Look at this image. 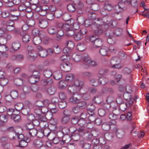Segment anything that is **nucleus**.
Masks as SVG:
<instances>
[{
	"label": "nucleus",
	"mask_w": 149,
	"mask_h": 149,
	"mask_svg": "<svg viewBox=\"0 0 149 149\" xmlns=\"http://www.w3.org/2000/svg\"><path fill=\"white\" fill-rule=\"evenodd\" d=\"M33 42L35 45H38L41 42L40 38L38 37H35L33 38Z\"/></svg>",
	"instance_id": "29"
},
{
	"label": "nucleus",
	"mask_w": 149,
	"mask_h": 149,
	"mask_svg": "<svg viewBox=\"0 0 149 149\" xmlns=\"http://www.w3.org/2000/svg\"><path fill=\"white\" fill-rule=\"evenodd\" d=\"M23 107V104L22 103H17L15 105V107L16 110L19 111L21 110Z\"/></svg>",
	"instance_id": "34"
},
{
	"label": "nucleus",
	"mask_w": 149,
	"mask_h": 149,
	"mask_svg": "<svg viewBox=\"0 0 149 149\" xmlns=\"http://www.w3.org/2000/svg\"><path fill=\"white\" fill-rule=\"evenodd\" d=\"M77 48L78 50L81 51L84 50L86 48L85 46L81 43L78 44L77 46Z\"/></svg>",
	"instance_id": "41"
},
{
	"label": "nucleus",
	"mask_w": 149,
	"mask_h": 149,
	"mask_svg": "<svg viewBox=\"0 0 149 149\" xmlns=\"http://www.w3.org/2000/svg\"><path fill=\"white\" fill-rule=\"evenodd\" d=\"M46 17L49 20H52L54 18V15L52 13L47 14L46 15Z\"/></svg>",
	"instance_id": "57"
},
{
	"label": "nucleus",
	"mask_w": 149,
	"mask_h": 149,
	"mask_svg": "<svg viewBox=\"0 0 149 149\" xmlns=\"http://www.w3.org/2000/svg\"><path fill=\"white\" fill-rule=\"evenodd\" d=\"M103 44V41L102 39L100 38L96 39L94 41L92 48V49H94L95 48L100 47L102 46Z\"/></svg>",
	"instance_id": "6"
},
{
	"label": "nucleus",
	"mask_w": 149,
	"mask_h": 149,
	"mask_svg": "<svg viewBox=\"0 0 149 149\" xmlns=\"http://www.w3.org/2000/svg\"><path fill=\"white\" fill-rule=\"evenodd\" d=\"M56 26L59 28H63L64 30L67 29L70 27L68 24H63L61 23H58L56 24Z\"/></svg>",
	"instance_id": "26"
},
{
	"label": "nucleus",
	"mask_w": 149,
	"mask_h": 149,
	"mask_svg": "<svg viewBox=\"0 0 149 149\" xmlns=\"http://www.w3.org/2000/svg\"><path fill=\"white\" fill-rule=\"evenodd\" d=\"M82 56L81 55H78L76 54H74L71 56L70 57H68L71 61L75 62H78L81 60Z\"/></svg>",
	"instance_id": "11"
},
{
	"label": "nucleus",
	"mask_w": 149,
	"mask_h": 149,
	"mask_svg": "<svg viewBox=\"0 0 149 149\" xmlns=\"http://www.w3.org/2000/svg\"><path fill=\"white\" fill-rule=\"evenodd\" d=\"M6 28L5 26L0 28V37H6L7 35L8 31H11L13 29H10L9 26H7Z\"/></svg>",
	"instance_id": "4"
},
{
	"label": "nucleus",
	"mask_w": 149,
	"mask_h": 149,
	"mask_svg": "<svg viewBox=\"0 0 149 149\" xmlns=\"http://www.w3.org/2000/svg\"><path fill=\"white\" fill-rule=\"evenodd\" d=\"M8 83V79L5 78L3 77L0 79V85L2 86L6 85Z\"/></svg>",
	"instance_id": "30"
},
{
	"label": "nucleus",
	"mask_w": 149,
	"mask_h": 149,
	"mask_svg": "<svg viewBox=\"0 0 149 149\" xmlns=\"http://www.w3.org/2000/svg\"><path fill=\"white\" fill-rule=\"evenodd\" d=\"M67 82L65 81L61 80L59 83L58 88L61 89H63L67 86Z\"/></svg>",
	"instance_id": "23"
},
{
	"label": "nucleus",
	"mask_w": 149,
	"mask_h": 149,
	"mask_svg": "<svg viewBox=\"0 0 149 149\" xmlns=\"http://www.w3.org/2000/svg\"><path fill=\"white\" fill-rule=\"evenodd\" d=\"M47 119H50L53 117V114L50 111L47 112L45 114Z\"/></svg>",
	"instance_id": "49"
},
{
	"label": "nucleus",
	"mask_w": 149,
	"mask_h": 149,
	"mask_svg": "<svg viewBox=\"0 0 149 149\" xmlns=\"http://www.w3.org/2000/svg\"><path fill=\"white\" fill-rule=\"evenodd\" d=\"M118 115L115 114L113 113H110L109 115V118L113 120L116 119L118 117Z\"/></svg>",
	"instance_id": "50"
},
{
	"label": "nucleus",
	"mask_w": 149,
	"mask_h": 149,
	"mask_svg": "<svg viewBox=\"0 0 149 149\" xmlns=\"http://www.w3.org/2000/svg\"><path fill=\"white\" fill-rule=\"evenodd\" d=\"M70 101L72 103H79V100L77 98L73 96L71 97L70 99Z\"/></svg>",
	"instance_id": "48"
},
{
	"label": "nucleus",
	"mask_w": 149,
	"mask_h": 149,
	"mask_svg": "<svg viewBox=\"0 0 149 149\" xmlns=\"http://www.w3.org/2000/svg\"><path fill=\"white\" fill-rule=\"evenodd\" d=\"M10 96L13 98L15 99L18 96V93L16 91H13L10 93Z\"/></svg>",
	"instance_id": "46"
},
{
	"label": "nucleus",
	"mask_w": 149,
	"mask_h": 149,
	"mask_svg": "<svg viewBox=\"0 0 149 149\" xmlns=\"http://www.w3.org/2000/svg\"><path fill=\"white\" fill-rule=\"evenodd\" d=\"M72 66L71 63L68 62L63 63L60 65L61 69L64 71L68 72L71 70Z\"/></svg>",
	"instance_id": "5"
},
{
	"label": "nucleus",
	"mask_w": 149,
	"mask_h": 149,
	"mask_svg": "<svg viewBox=\"0 0 149 149\" xmlns=\"http://www.w3.org/2000/svg\"><path fill=\"white\" fill-rule=\"evenodd\" d=\"M80 108L79 106L74 107L72 109V111L74 113H77L80 111Z\"/></svg>",
	"instance_id": "59"
},
{
	"label": "nucleus",
	"mask_w": 149,
	"mask_h": 149,
	"mask_svg": "<svg viewBox=\"0 0 149 149\" xmlns=\"http://www.w3.org/2000/svg\"><path fill=\"white\" fill-rule=\"evenodd\" d=\"M15 82L17 86H20L22 84V81L20 79H16L15 80Z\"/></svg>",
	"instance_id": "55"
},
{
	"label": "nucleus",
	"mask_w": 149,
	"mask_h": 149,
	"mask_svg": "<svg viewBox=\"0 0 149 149\" xmlns=\"http://www.w3.org/2000/svg\"><path fill=\"white\" fill-rule=\"evenodd\" d=\"M39 55L42 57H46L47 55V53L46 50L43 49L42 50L40 51L39 52Z\"/></svg>",
	"instance_id": "37"
},
{
	"label": "nucleus",
	"mask_w": 149,
	"mask_h": 149,
	"mask_svg": "<svg viewBox=\"0 0 149 149\" xmlns=\"http://www.w3.org/2000/svg\"><path fill=\"white\" fill-rule=\"evenodd\" d=\"M56 91L55 88L54 87H51L49 88L47 90L48 93L50 95H53Z\"/></svg>",
	"instance_id": "40"
},
{
	"label": "nucleus",
	"mask_w": 149,
	"mask_h": 149,
	"mask_svg": "<svg viewBox=\"0 0 149 149\" xmlns=\"http://www.w3.org/2000/svg\"><path fill=\"white\" fill-rule=\"evenodd\" d=\"M28 134L27 135L30 138L32 136H34L36 135L37 133V130L35 128H33L28 131Z\"/></svg>",
	"instance_id": "21"
},
{
	"label": "nucleus",
	"mask_w": 149,
	"mask_h": 149,
	"mask_svg": "<svg viewBox=\"0 0 149 149\" xmlns=\"http://www.w3.org/2000/svg\"><path fill=\"white\" fill-rule=\"evenodd\" d=\"M74 76L72 74H67L65 77V79L67 82H71L74 80Z\"/></svg>",
	"instance_id": "25"
},
{
	"label": "nucleus",
	"mask_w": 149,
	"mask_h": 149,
	"mask_svg": "<svg viewBox=\"0 0 149 149\" xmlns=\"http://www.w3.org/2000/svg\"><path fill=\"white\" fill-rule=\"evenodd\" d=\"M36 106L38 107H43V102L41 101H38L35 104Z\"/></svg>",
	"instance_id": "54"
},
{
	"label": "nucleus",
	"mask_w": 149,
	"mask_h": 149,
	"mask_svg": "<svg viewBox=\"0 0 149 149\" xmlns=\"http://www.w3.org/2000/svg\"><path fill=\"white\" fill-rule=\"evenodd\" d=\"M67 8L68 10L70 12H73L75 10V7L72 4H69L68 5Z\"/></svg>",
	"instance_id": "39"
},
{
	"label": "nucleus",
	"mask_w": 149,
	"mask_h": 149,
	"mask_svg": "<svg viewBox=\"0 0 149 149\" xmlns=\"http://www.w3.org/2000/svg\"><path fill=\"white\" fill-rule=\"evenodd\" d=\"M59 96L60 99L61 100H64L66 97V94L63 92H61L59 93Z\"/></svg>",
	"instance_id": "58"
},
{
	"label": "nucleus",
	"mask_w": 149,
	"mask_h": 149,
	"mask_svg": "<svg viewBox=\"0 0 149 149\" xmlns=\"http://www.w3.org/2000/svg\"><path fill=\"white\" fill-rule=\"evenodd\" d=\"M86 58L87 59V60H86V61L88 62L87 64H83L82 67L85 68L87 69L90 66H92L96 65V63L94 61L92 60L90 58Z\"/></svg>",
	"instance_id": "7"
},
{
	"label": "nucleus",
	"mask_w": 149,
	"mask_h": 149,
	"mask_svg": "<svg viewBox=\"0 0 149 149\" xmlns=\"http://www.w3.org/2000/svg\"><path fill=\"white\" fill-rule=\"evenodd\" d=\"M70 120L69 117L67 116L63 117L61 119V121L63 123H66Z\"/></svg>",
	"instance_id": "47"
},
{
	"label": "nucleus",
	"mask_w": 149,
	"mask_h": 149,
	"mask_svg": "<svg viewBox=\"0 0 149 149\" xmlns=\"http://www.w3.org/2000/svg\"><path fill=\"white\" fill-rule=\"evenodd\" d=\"M111 5L107 4H105L104 6V9L108 11L111 10Z\"/></svg>",
	"instance_id": "63"
},
{
	"label": "nucleus",
	"mask_w": 149,
	"mask_h": 149,
	"mask_svg": "<svg viewBox=\"0 0 149 149\" xmlns=\"http://www.w3.org/2000/svg\"><path fill=\"white\" fill-rule=\"evenodd\" d=\"M8 115L3 114L0 116V121L1 124L7 122L8 120Z\"/></svg>",
	"instance_id": "28"
},
{
	"label": "nucleus",
	"mask_w": 149,
	"mask_h": 149,
	"mask_svg": "<svg viewBox=\"0 0 149 149\" xmlns=\"http://www.w3.org/2000/svg\"><path fill=\"white\" fill-rule=\"evenodd\" d=\"M62 77L61 72V71H58L54 72V77L56 80H58Z\"/></svg>",
	"instance_id": "27"
},
{
	"label": "nucleus",
	"mask_w": 149,
	"mask_h": 149,
	"mask_svg": "<svg viewBox=\"0 0 149 149\" xmlns=\"http://www.w3.org/2000/svg\"><path fill=\"white\" fill-rule=\"evenodd\" d=\"M7 47L4 45L3 44V45H0V52L3 57H7V54L6 53L5 51L6 50Z\"/></svg>",
	"instance_id": "18"
},
{
	"label": "nucleus",
	"mask_w": 149,
	"mask_h": 149,
	"mask_svg": "<svg viewBox=\"0 0 149 149\" xmlns=\"http://www.w3.org/2000/svg\"><path fill=\"white\" fill-rule=\"evenodd\" d=\"M59 107L61 109H63L65 107L66 105L67 104L65 101H63L60 102L58 104Z\"/></svg>",
	"instance_id": "44"
},
{
	"label": "nucleus",
	"mask_w": 149,
	"mask_h": 149,
	"mask_svg": "<svg viewBox=\"0 0 149 149\" xmlns=\"http://www.w3.org/2000/svg\"><path fill=\"white\" fill-rule=\"evenodd\" d=\"M54 107L53 108H51L50 109V112L53 114H55L58 111V109L56 107V105L54 104Z\"/></svg>",
	"instance_id": "51"
},
{
	"label": "nucleus",
	"mask_w": 149,
	"mask_h": 149,
	"mask_svg": "<svg viewBox=\"0 0 149 149\" xmlns=\"http://www.w3.org/2000/svg\"><path fill=\"white\" fill-rule=\"evenodd\" d=\"M47 31L48 33L50 34H55L56 33L57 30L56 26H51L48 28Z\"/></svg>",
	"instance_id": "19"
},
{
	"label": "nucleus",
	"mask_w": 149,
	"mask_h": 149,
	"mask_svg": "<svg viewBox=\"0 0 149 149\" xmlns=\"http://www.w3.org/2000/svg\"><path fill=\"white\" fill-rule=\"evenodd\" d=\"M67 47L72 49L74 46V44L72 41H70L67 42Z\"/></svg>",
	"instance_id": "52"
},
{
	"label": "nucleus",
	"mask_w": 149,
	"mask_h": 149,
	"mask_svg": "<svg viewBox=\"0 0 149 149\" xmlns=\"http://www.w3.org/2000/svg\"><path fill=\"white\" fill-rule=\"evenodd\" d=\"M31 38L30 36L27 34L23 36L22 38L23 41L25 43H26L29 41Z\"/></svg>",
	"instance_id": "35"
},
{
	"label": "nucleus",
	"mask_w": 149,
	"mask_h": 149,
	"mask_svg": "<svg viewBox=\"0 0 149 149\" xmlns=\"http://www.w3.org/2000/svg\"><path fill=\"white\" fill-rule=\"evenodd\" d=\"M83 84V83L81 82H80L78 80H76L74 81V85L70 86V85H69L68 88V90L70 93H72V90H73V87H74L75 86L77 87H81L82 86Z\"/></svg>",
	"instance_id": "8"
},
{
	"label": "nucleus",
	"mask_w": 149,
	"mask_h": 149,
	"mask_svg": "<svg viewBox=\"0 0 149 149\" xmlns=\"http://www.w3.org/2000/svg\"><path fill=\"white\" fill-rule=\"evenodd\" d=\"M11 118L16 122H18L20 119V116L18 115H13L11 116Z\"/></svg>",
	"instance_id": "45"
},
{
	"label": "nucleus",
	"mask_w": 149,
	"mask_h": 149,
	"mask_svg": "<svg viewBox=\"0 0 149 149\" xmlns=\"http://www.w3.org/2000/svg\"><path fill=\"white\" fill-rule=\"evenodd\" d=\"M44 75L46 77H49L52 74V72L49 70H45L44 71Z\"/></svg>",
	"instance_id": "42"
},
{
	"label": "nucleus",
	"mask_w": 149,
	"mask_h": 149,
	"mask_svg": "<svg viewBox=\"0 0 149 149\" xmlns=\"http://www.w3.org/2000/svg\"><path fill=\"white\" fill-rule=\"evenodd\" d=\"M27 118L29 120L32 122L35 119V118L33 115L31 114L28 116Z\"/></svg>",
	"instance_id": "62"
},
{
	"label": "nucleus",
	"mask_w": 149,
	"mask_h": 149,
	"mask_svg": "<svg viewBox=\"0 0 149 149\" xmlns=\"http://www.w3.org/2000/svg\"><path fill=\"white\" fill-rule=\"evenodd\" d=\"M18 9L21 11L25 10L26 11H27V9L24 4H22L20 5L18 7Z\"/></svg>",
	"instance_id": "60"
},
{
	"label": "nucleus",
	"mask_w": 149,
	"mask_h": 149,
	"mask_svg": "<svg viewBox=\"0 0 149 149\" xmlns=\"http://www.w3.org/2000/svg\"><path fill=\"white\" fill-rule=\"evenodd\" d=\"M20 47V44L19 42H14L12 44V48L10 49V51L13 52H15Z\"/></svg>",
	"instance_id": "13"
},
{
	"label": "nucleus",
	"mask_w": 149,
	"mask_h": 149,
	"mask_svg": "<svg viewBox=\"0 0 149 149\" xmlns=\"http://www.w3.org/2000/svg\"><path fill=\"white\" fill-rule=\"evenodd\" d=\"M18 15H17L16 14H12V13H11L10 15L9 16L10 19L11 20L9 21V22H8L6 23V26L12 27V29H14V28L13 26L14 23L13 21L17 19L18 18Z\"/></svg>",
	"instance_id": "2"
},
{
	"label": "nucleus",
	"mask_w": 149,
	"mask_h": 149,
	"mask_svg": "<svg viewBox=\"0 0 149 149\" xmlns=\"http://www.w3.org/2000/svg\"><path fill=\"white\" fill-rule=\"evenodd\" d=\"M33 144L35 147L38 148L42 145V143L41 140L37 139L34 141Z\"/></svg>",
	"instance_id": "31"
},
{
	"label": "nucleus",
	"mask_w": 149,
	"mask_h": 149,
	"mask_svg": "<svg viewBox=\"0 0 149 149\" xmlns=\"http://www.w3.org/2000/svg\"><path fill=\"white\" fill-rule=\"evenodd\" d=\"M13 134L15 135L18 139H19L23 140V138L24 137L23 135L22 134H17L15 132H13Z\"/></svg>",
	"instance_id": "61"
},
{
	"label": "nucleus",
	"mask_w": 149,
	"mask_h": 149,
	"mask_svg": "<svg viewBox=\"0 0 149 149\" xmlns=\"http://www.w3.org/2000/svg\"><path fill=\"white\" fill-rule=\"evenodd\" d=\"M47 130H45L44 131L41 130L37 131L36 135L39 138H42L45 136L48 137L49 135V132H46Z\"/></svg>",
	"instance_id": "14"
},
{
	"label": "nucleus",
	"mask_w": 149,
	"mask_h": 149,
	"mask_svg": "<svg viewBox=\"0 0 149 149\" xmlns=\"http://www.w3.org/2000/svg\"><path fill=\"white\" fill-rule=\"evenodd\" d=\"M108 48L107 47L103 46L102 47L100 50V54L102 55H106L108 51Z\"/></svg>",
	"instance_id": "24"
},
{
	"label": "nucleus",
	"mask_w": 149,
	"mask_h": 149,
	"mask_svg": "<svg viewBox=\"0 0 149 149\" xmlns=\"http://www.w3.org/2000/svg\"><path fill=\"white\" fill-rule=\"evenodd\" d=\"M99 115L101 116H104L106 113L105 110L103 109H100L98 111Z\"/></svg>",
	"instance_id": "53"
},
{
	"label": "nucleus",
	"mask_w": 149,
	"mask_h": 149,
	"mask_svg": "<svg viewBox=\"0 0 149 149\" xmlns=\"http://www.w3.org/2000/svg\"><path fill=\"white\" fill-rule=\"evenodd\" d=\"M119 57H115L113 58V60L115 61L118 63H120L121 59L125 58L126 56V55L125 53L123 52H120L119 53Z\"/></svg>",
	"instance_id": "10"
},
{
	"label": "nucleus",
	"mask_w": 149,
	"mask_h": 149,
	"mask_svg": "<svg viewBox=\"0 0 149 149\" xmlns=\"http://www.w3.org/2000/svg\"><path fill=\"white\" fill-rule=\"evenodd\" d=\"M71 51L72 49L68 48V47H65L63 49V52L64 53L66 54L63 55L61 57V59L63 60L66 59H68V57H70L72 54L71 53Z\"/></svg>",
	"instance_id": "3"
},
{
	"label": "nucleus",
	"mask_w": 149,
	"mask_h": 149,
	"mask_svg": "<svg viewBox=\"0 0 149 149\" xmlns=\"http://www.w3.org/2000/svg\"><path fill=\"white\" fill-rule=\"evenodd\" d=\"M66 32V36L68 37H70L72 36L74 34V31L73 30L70 29L69 27L65 30Z\"/></svg>",
	"instance_id": "32"
},
{
	"label": "nucleus",
	"mask_w": 149,
	"mask_h": 149,
	"mask_svg": "<svg viewBox=\"0 0 149 149\" xmlns=\"http://www.w3.org/2000/svg\"><path fill=\"white\" fill-rule=\"evenodd\" d=\"M26 24L29 26H33L35 24V22L32 19H29L26 21Z\"/></svg>",
	"instance_id": "38"
},
{
	"label": "nucleus",
	"mask_w": 149,
	"mask_h": 149,
	"mask_svg": "<svg viewBox=\"0 0 149 149\" xmlns=\"http://www.w3.org/2000/svg\"><path fill=\"white\" fill-rule=\"evenodd\" d=\"M38 23L39 26L42 28H45L47 27L48 25V23L47 21L41 17L39 19Z\"/></svg>",
	"instance_id": "9"
},
{
	"label": "nucleus",
	"mask_w": 149,
	"mask_h": 149,
	"mask_svg": "<svg viewBox=\"0 0 149 149\" xmlns=\"http://www.w3.org/2000/svg\"><path fill=\"white\" fill-rule=\"evenodd\" d=\"M27 49L28 52V59L31 61H34L38 56L37 53L34 50L33 48L31 46H28Z\"/></svg>",
	"instance_id": "1"
},
{
	"label": "nucleus",
	"mask_w": 149,
	"mask_h": 149,
	"mask_svg": "<svg viewBox=\"0 0 149 149\" xmlns=\"http://www.w3.org/2000/svg\"><path fill=\"white\" fill-rule=\"evenodd\" d=\"M83 37L82 34H81L79 32L76 33L74 36V39L77 40L81 39Z\"/></svg>",
	"instance_id": "33"
},
{
	"label": "nucleus",
	"mask_w": 149,
	"mask_h": 149,
	"mask_svg": "<svg viewBox=\"0 0 149 149\" xmlns=\"http://www.w3.org/2000/svg\"><path fill=\"white\" fill-rule=\"evenodd\" d=\"M31 140V139L27 137L26 141L24 140H21L19 143V146L21 147L26 146L27 145L28 142H29Z\"/></svg>",
	"instance_id": "20"
},
{
	"label": "nucleus",
	"mask_w": 149,
	"mask_h": 149,
	"mask_svg": "<svg viewBox=\"0 0 149 149\" xmlns=\"http://www.w3.org/2000/svg\"><path fill=\"white\" fill-rule=\"evenodd\" d=\"M39 79V76L33 75L30 77L29 81L31 83L34 84L38 81Z\"/></svg>",
	"instance_id": "17"
},
{
	"label": "nucleus",
	"mask_w": 149,
	"mask_h": 149,
	"mask_svg": "<svg viewBox=\"0 0 149 149\" xmlns=\"http://www.w3.org/2000/svg\"><path fill=\"white\" fill-rule=\"evenodd\" d=\"M93 27L94 29V33L96 34L99 35L102 33L103 30L101 25H98L96 26L93 25Z\"/></svg>",
	"instance_id": "15"
},
{
	"label": "nucleus",
	"mask_w": 149,
	"mask_h": 149,
	"mask_svg": "<svg viewBox=\"0 0 149 149\" xmlns=\"http://www.w3.org/2000/svg\"><path fill=\"white\" fill-rule=\"evenodd\" d=\"M38 117L39 118V120L42 122H45L47 120L45 115L44 116L41 115H38Z\"/></svg>",
	"instance_id": "64"
},
{
	"label": "nucleus",
	"mask_w": 149,
	"mask_h": 149,
	"mask_svg": "<svg viewBox=\"0 0 149 149\" xmlns=\"http://www.w3.org/2000/svg\"><path fill=\"white\" fill-rule=\"evenodd\" d=\"M79 107L81 109H82L85 108L86 106V104L85 102L83 101L80 102H79Z\"/></svg>",
	"instance_id": "56"
},
{
	"label": "nucleus",
	"mask_w": 149,
	"mask_h": 149,
	"mask_svg": "<svg viewBox=\"0 0 149 149\" xmlns=\"http://www.w3.org/2000/svg\"><path fill=\"white\" fill-rule=\"evenodd\" d=\"M116 135L119 138H123L124 135V131L121 129H117L114 130Z\"/></svg>",
	"instance_id": "16"
},
{
	"label": "nucleus",
	"mask_w": 149,
	"mask_h": 149,
	"mask_svg": "<svg viewBox=\"0 0 149 149\" xmlns=\"http://www.w3.org/2000/svg\"><path fill=\"white\" fill-rule=\"evenodd\" d=\"M25 106H26L27 108H23L22 109L21 112L24 115H26L30 111V109L29 107L31 105V104L28 102L26 101L25 103Z\"/></svg>",
	"instance_id": "12"
},
{
	"label": "nucleus",
	"mask_w": 149,
	"mask_h": 149,
	"mask_svg": "<svg viewBox=\"0 0 149 149\" xmlns=\"http://www.w3.org/2000/svg\"><path fill=\"white\" fill-rule=\"evenodd\" d=\"M131 0H120V1L118 3L119 5L123 3L127 5L131 4Z\"/></svg>",
	"instance_id": "43"
},
{
	"label": "nucleus",
	"mask_w": 149,
	"mask_h": 149,
	"mask_svg": "<svg viewBox=\"0 0 149 149\" xmlns=\"http://www.w3.org/2000/svg\"><path fill=\"white\" fill-rule=\"evenodd\" d=\"M56 34V38L57 40L59 41L62 39V37L64 35V33L63 30H60L59 31L57 30V31Z\"/></svg>",
	"instance_id": "22"
},
{
	"label": "nucleus",
	"mask_w": 149,
	"mask_h": 149,
	"mask_svg": "<svg viewBox=\"0 0 149 149\" xmlns=\"http://www.w3.org/2000/svg\"><path fill=\"white\" fill-rule=\"evenodd\" d=\"M131 93L127 92L124 93L123 97L124 98L127 100H131Z\"/></svg>",
	"instance_id": "36"
}]
</instances>
